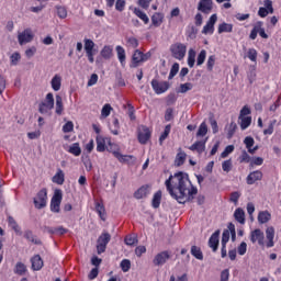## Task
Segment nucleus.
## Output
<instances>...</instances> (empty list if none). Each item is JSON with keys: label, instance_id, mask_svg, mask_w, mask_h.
<instances>
[{"label": "nucleus", "instance_id": "f257e3e1", "mask_svg": "<svg viewBox=\"0 0 281 281\" xmlns=\"http://www.w3.org/2000/svg\"><path fill=\"white\" fill-rule=\"evenodd\" d=\"M165 186L172 199H176L178 203H188L194 200V196L199 193V189L192 186L190 177L186 172H177L171 175L166 180Z\"/></svg>", "mask_w": 281, "mask_h": 281}, {"label": "nucleus", "instance_id": "f03ea898", "mask_svg": "<svg viewBox=\"0 0 281 281\" xmlns=\"http://www.w3.org/2000/svg\"><path fill=\"white\" fill-rule=\"evenodd\" d=\"M169 50L172 58H176V60H183L186 54H188V46L181 42H177L170 45Z\"/></svg>", "mask_w": 281, "mask_h": 281}, {"label": "nucleus", "instance_id": "7ed1b4c3", "mask_svg": "<svg viewBox=\"0 0 281 281\" xmlns=\"http://www.w3.org/2000/svg\"><path fill=\"white\" fill-rule=\"evenodd\" d=\"M150 56H153L150 52L144 54L142 50L136 49L132 56V64L130 65V67H132L133 69L139 67L142 63L150 60Z\"/></svg>", "mask_w": 281, "mask_h": 281}, {"label": "nucleus", "instance_id": "20e7f679", "mask_svg": "<svg viewBox=\"0 0 281 281\" xmlns=\"http://www.w3.org/2000/svg\"><path fill=\"white\" fill-rule=\"evenodd\" d=\"M83 49L86 52V56L88 61L93 65L95 63V54H98V49H95V42L89 38L83 40Z\"/></svg>", "mask_w": 281, "mask_h": 281}, {"label": "nucleus", "instance_id": "39448f33", "mask_svg": "<svg viewBox=\"0 0 281 281\" xmlns=\"http://www.w3.org/2000/svg\"><path fill=\"white\" fill-rule=\"evenodd\" d=\"M52 109H54V93L49 92L46 94L45 100L40 103L38 111L45 115V113H49Z\"/></svg>", "mask_w": 281, "mask_h": 281}, {"label": "nucleus", "instance_id": "423d86ee", "mask_svg": "<svg viewBox=\"0 0 281 281\" xmlns=\"http://www.w3.org/2000/svg\"><path fill=\"white\" fill-rule=\"evenodd\" d=\"M151 89L155 91L157 95H161V93H166V91L170 89V82L153 79Z\"/></svg>", "mask_w": 281, "mask_h": 281}, {"label": "nucleus", "instance_id": "0eeeda50", "mask_svg": "<svg viewBox=\"0 0 281 281\" xmlns=\"http://www.w3.org/2000/svg\"><path fill=\"white\" fill-rule=\"evenodd\" d=\"M60 203H63V191L56 190L50 200V212L58 214L60 212Z\"/></svg>", "mask_w": 281, "mask_h": 281}, {"label": "nucleus", "instance_id": "6e6552de", "mask_svg": "<svg viewBox=\"0 0 281 281\" xmlns=\"http://www.w3.org/2000/svg\"><path fill=\"white\" fill-rule=\"evenodd\" d=\"M34 205L37 210H43L47 205V189L38 191L34 198Z\"/></svg>", "mask_w": 281, "mask_h": 281}, {"label": "nucleus", "instance_id": "1a4fd4ad", "mask_svg": "<svg viewBox=\"0 0 281 281\" xmlns=\"http://www.w3.org/2000/svg\"><path fill=\"white\" fill-rule=\"evenodd\" d=\"M170 260V251L164 250L158 252L154 259L153 265L154 267H164Z\"/></svg>", "mask_w": 281, "mask_h": 281}, {"label": "nucleus", "instance_id": "9d476101", "mask_svg": "<svg viewBox=\"0 0 281 281\" xmlns=\"http://www.w3.org/2000/svg\"><path fill=\"white\" fill-rule=\"evenodd\" d=\"M18 41L20 45H27V43H32V41H34V33H32V29H25L23 32L19 33Z\"/></svg>", "mask_w": 281, "mask_h": 281}, {"label": "nucleus", "instance_id": "9b49d317", "mask_svg": "<svg viewBox=\"0 0 281 281\" xmlns=\"http://www.w3.org/2000/svg\"><path fill=\"white\" fill-rule=\"evenodd\" d=\"M274 238H276V228L273 226H269L266 229V241H265V245H266L267 249H271V247H276Z\"/></svg>", "mask_w": 281, "mask_h": 281}, {"label": "nucleus", "instance_id": "f8f14e48", "mask_svg": "<svg viewBox=\"0 0 281 281\" xmlns=\"http://www.w3.org/2000/svg\"><path fill=\"white\" fill-rule=\"evenodd\" d=\"M216 21H218V15H216V13L212 14L206 24L203 26L202 34H214V25H216Z\"/></svg>", "mask_w": 281, "mask_h": 281}, {"label": "nucleus", "instance_id": "ddd939ff", "mask_svg": "<svg viewBox=\"0 0 281 281\" xmlns=\"http://www.w3.org/2000/svg\"><path fill=\"white\" fill-rule=\"evenodd\" d=\"M250 240L251 243H258L260 247H266L265 245V233L260 231V228H257L251 232L250 234Z\"/></svg>", "mask_w": 281, "mask_h": 281}, {"label": "nucleus", "instance_id": "4468645a", "mask_svg": "<svg viewBox=\"0 0 281 281\" xmlns=\"http://www.w3.org/2000/svg\"><path fill=\"white\" fill-rule=\"evenodd\" d=\"M213 8H214V2L212 0H200V2L198 3V10L203 14H210Z\"/></svg>", "mask_w": 281, "mask_h": 281}, {"label": "nucleus", "instance_id": "2eb2a0df", "mask_svg": "<svg viewBox=\"0 0 281 281\" xmlns=\"http://www.w3.org/2000/svg\"><path fill=\"white\" fill-rule=\"evenodd\" d=\"M207 144V137L195 142L193 145L189 147V150H192V153H196L198 155H203L205 153V145Z\"/></svg>", "mask_w": 281, "mask_h": 281}, {"label": "nucleus", "instance_id": "dca6fc26", "mask_svg": "<svg viewBox=\"0 0 281 281\" xmlns=\"http://www.w3.org/2000/svg\"><path fill=\"white\" fill-rule=\"evenodd\" d=\"M112 155L121 162V164H131V161H135V156L133 155H122V153L117 150H111Z\"/></svg>", "mask_w": 281, "mask_h": 281}, {"label": "nucleus", "instance_id": "f3484780", "mask_svg": "<svg viewBox=\"0 0 281 281\" xmlns=\"http://www.w3.org/2000/svg\"><path fill=\"white\" fill-rule=\"evenodd\" d=\"M148 139H150V130L146 126H142L138 130V142L139 144H147Z\"/></svg>", "mask_w": 281, "mask_h": 281}, {"label": "nucleus", "instance_id": "a211bd4d", "mask_svg": "<svg viewBox=\"0 0 281 281\" xmlns=\"http://www.w3.org/2000/svg\"><path fill=\"white\" fill-rule=\"evenodd\" d=\"M256 181H262V171L260 170L252 171L246 178V183L248 186H254Z\"/></svg>", "mask_w": 281, "mask_h": 281}, {"label": "nucleus", "instance_id": "6ab92c4d", "mask_svg": "<svg viewBox=\"0 0 281 281\" xmlns=\"http://www.w3.org/2000/svg\"><path fill=\"white\" fill-rule=\"evenodd\" d=\"M220 236H221V229H217L211 235L209 239V247H211L213 251H217L218 249Z\"/></svg>", "mask_w": 281, "mask_h": 281}, {"label": "nucleus", "instance_id": "aec40b11", "mask_svg": "<svg viewBox=\"0 0 281 281\" xmlns=\"http://www.w3.org/2000/svg\"><path fill=\"white\" fill-rule=\"evenodd\" d=\"M44 232L46 234H54L55 236H63L69 232V229L63 227V226H57V227H45Z\"/></svg>", "mask_w": 281, "mask_h": 281}, {"label": "nucleus", "instance_id": "412c9836", "mask_svg": "<svg viewBox=\"0 0 281 281\" xmlns=\"http://www.w3.org/2000/svg\"><path fill=\"white\" fill-rule=\"evenodd\" d=\"M148 194H150V186L145 184L134 193V196L135 199H146Z\"/></svg>", "mask_w": 281, "mask_h": 281}, {"label": "nucleus", "instance_id": "4be33fe9", "mask_svg": "<svg viewBox=\"0 0 281 281\" xmlns=\"http://www.w3.org/2000/svg\"><path fill=\"white\" fill-rule=\"evenodd\" d=\"M106 142L111 144V139L104 138L102 136L97 137V150L98 153H104L106 150Z\"/></svg>", "mask_w": 281, "mask_h": 281}, {"label": "nucleus", "instance_id": "5701e85b", "mask_svg": "<svg viewBox=\"0 0 281 281\" xmlns=\"http://www.w3.org/2000/svg\"><path fill=\"white\" fill-rule=\"evenodd\" d=\"M31 263L33 271H41L43 269V259L41 258V255H35L31 259Z\"/></svg>", "mask_w": 281, "mask_h": 281}, {"label": "nucleus", "instance_id": "b1692460", "mask_svg": "<svg viewBox=\"0 0 281 281\" xmlns=\"http://www.w3.org/2000/svg\"><path fill=\"white\" fill-rule=\"evenodd\" d=\"M50 86L53 91H58L63 87V77L60 75H55L50 80Z\"/></svg>", "mask_w": 281, "mask_h": 281}, {"label": "nucleus", "instance_id": "393cba45", "mask_svg": "<svg viewBox=\"0 0 281 281\" xmlns=\"http://www.w3.org/2000/svg\"><path fill=\"white\" fill-rule=\"evenodd\" d=\"M116 55L119 63L124 67L126 65V50L122 46H116Z\"/></svg>", "mask_w": 281, "mask_h": 281}, {"label": "nucleus", "instance_id": "a878e982", "mask_svg": "<svg viewBox=\"0 0 281 281\" xmlns=\"http://www.w3.org/2000/svg\"><path fill=\"white\" fill-rule=\"evenodd\" d=\"M100 55L104 58V60H110L113 57V46L105 45L100 52Z\"/></svg>", "mask_w": 281, "mask_h": 281}, {"label": "nucleus", "instance_id": "bb28decb", "mask_svg": "<svg viewBox=\"0 0 281 281\" xmlns=\"http://www.w3.org/2000/svg\"><path fill=\"white\" fill-rule=\"evenodd\" d=\"M67 151L70 153V155H74L75 157H80V155H82L80 143H74L72 145L69 146Z\"/></svg>", "mask_w": 281, "mask_h": 281}, {"label": "nucleus", "instance_id": "cd10ccee", "mask_svg": "<svg viewBox=\"0 0 281 281\" xmlns=\"http://www.w3.org/2000/svg\"><path fill=\"white\" fill-rule=\"evenodd\" d=\"M63 111H65V106L63 105V97L57 94L55 101V113L57 115H63Z\"/></svg>", "mask_w": 281, "mask_h": 281}, {"label": "nucleus", "instance_id": "c85d7f7f", "mask_svg": "<svg viewBox=\"0 0 281 281\" xmlns=\"http://www.w3.org/2000/svg\"><path fill=\"white\" fill-rule=\"evenodd\" d=\"M238 121H239V126L241 131H247V128L251 126V116L238 117Z\"/></svg>", "mask_w": 281, "mask_h": 281}, {"label": "nucleus", "instance_id": "c756f323", "mask_svg": "<svg viewBox=\"0 0 281 281\" xmlns=\"http://www.w3.org/2000/svg\"><path fill=\"white\" fill-rule=\"evenodd\" d=\"M217 32H218L220 34H223V33H232V32H234V25H233V24H229V23L223 22L222 24L218 25Z\"/></svg>", "mask_w": 281, "mask_h": 281}, {"label": "nucleus", "instance_id": "7c9ffc66", "mask_svg": "<svg viewBox=\"0 0 281 281\" xmlns=\"http://www.w3.org/2000/svg\"><path fill=\"white\" fill-rule=\"evenodd\" d=\"M53 183H57V186H63V183H65V172H63V169H58L53 177Z\"/></svg>", "mask_w": 281, "mask_h": 281}, {"label": "nucleus", "instance_id": "2f4dec72", "mask_svg": "<svg viewBox=\"0 0 281 281\" xmlns=\"http://www.w3.org/2000/svg\"><path fill=\"white\" fill-rule=\"evenodd\" d=\"M134 14L137 15L138 19H140V21L145 23V25H148V23H150V19L148 18V15L140 9L135 8Z\"/></svg>", "mask_w": 281, "mask_h": 281}, {"label": "nucleus", "instance_id": "473e14b6", "mask_svg": "<svg viewBox=\"0 0 281 281\" xmlns=\"http://www.w3.org/2000/svg\"><path fill=\"white\" fill-rule=\"evenodd\" d=\"M258 221L261 225H265V223H269V221H271V213H269L268 211L259 212Z\"/></svg>", "mask_w": 281, "mask_h": 281}, {"label": "nucleus", "instance_id": "72a5a7b5", "mask_svg": "<svg viewBox=\"0 0 281 281\" xmlns=\"http://www.w3.org/2000/svg\"><path fill=\"white\" fill-rule=\"evenodd\" d=\"M8 223H9V226L15 232V234H18V236H21V234H23L21 232V226H19V224L16 223L14 217L9 216L8 217Z\"/></svg>", "mask_w": 281, "mask_h": 281}, {"label": "nucleus", "instance_id": "f704fd0d", "mask_svg": "<svg viewBox=\"0 0 281 281\" xmlns=\"http://www.w3.org/2000/svg\"><path fill=\"white\" fill-rule=\"evenodd\" d=\"M14 273H16V276H25V273H27V267L25 263L21 261L16 262Z\"/></svg>", "mask_w": 281, "mask_h": 281}, {"label": "nucleus", "instance_id": "c9c22d12", "mask_svg": "<svg viewBox=\"0 0 281 281\" xmlns=\"http://www.w3.org/2000/svg\"><path fill=\"white\" fill-rule=\"evenodd\" d=\"M234 217L237 223L245 225V211L243 209H237L234 213Z\"/></svg>", "mask_w": 281, "mask_h": 281}, {"label": "nucleus", "instance_id": "e433bc0d", "mask_svg": "<svg viewBox=\"0 0 281 281\" xmlns=\"http://www.w3.org/2000/svg\"><path fill=\"white\" fill-rule=\"evenodd\" d=\"M194 63H196V52L191 48L188 53V66L192 69V67H194Z\"/></svg>", "mask_w": 281, "mask_h": 281}, {"label": "nucleus", "instance_id": "4c0bfd02", "mask_svg": "<svg viewBox=\"0 0 281 281\" xmlns=\"http://www.w3.org/2000/svg\"><path fill=\"white\" fill-rule=\"evenodd\" d=\"M24 238H26V240H29L30 243H33L34 245H41V239H37L34 236V233H32V231H25Z\"/></svg>", "mask_w": 281, "mask_h": 281}, {"label": "nucleus", "instance_id": "58836bf2", "mask_svg": "<svg viewBox=\"0 0 281 281\" xmlns=\"http://www.w3.org/2000/svg\"><path fill=\"white\" fill-rule=\"evenodd\" d=\"M151 23L155 27H159L164 23V15L161 13H154L151 16Z\"/></svg>", "mask_w": 281, "mask_h": 281}, {"label": "nucleus", "instance_id": "ea45409f", "mask_svg": "<svg viewBox=\"0 0 281 281\" xmlns=\"http://www.w3.org/2000/svg\"><path fill=\"white\" fill-rule=\"evenodd\" d=\"M151 205L155 210L161 205V191H157L151 200Z\"/></svg>", "mask_w": 281, "mask_h": 281}, {"label": "nucleus", "instance_id": "a19ab883", "mask_svg": "<svg viewBox=\"0 0 281 281\" xmlns=\"http://www.w3.org/2000/svg\"><path fill=\"white\" fill-rule=\"evenodd\" d=\"M188 157V155H186L184 151H179L176 156L175 159V165L176 166H183V164H186V158Z\"/></svg>", "mask_w": 281, "mask_h": 281}, {"label": "nucleus", "instance_id": "79ce46f5", "mask_svg": "<svg viewBox=\"0 0 281 281\" xmlns=\"http://www.w3.org/2000/svg\"><path fill=\"white\" fill-rule=\"evenodd\" d=\"M97 243H99V245H105V246H108L109 243H111V234H109V233H102L101 236H99Z\"/></svg>", "mask_w": 281, "mask_h": 281}, {"label": "nucleus", "instance_id": "37998d69", "mask_svg": "<svg viewBox=\"0 0 281 281\" xmlns=\"http://www.w3.org/2000/svg\"><path fill=\"white\" fill-rule=\"evenodd\" d=\"M95 211H97V213L99 214L101 221H106V212H105V210H104V205H103V204H101L100 202H98V203L95 204Z\"/></svg>", "mask_w": 281, "mask_h": 281}, {"label": "nucleus", "instance_id": "c03bdc74", "mask_svg": "<svg viewBox=\"0 0 281 281\" xmlns=\"http://www.w3.org/2000/svg\"><path fill=\"white\" fill-rule=\"evenodd\" d=\"M207 135V123L202 122L198 128L196 137H205Z\"/></svg>", "mask_w": 281, "mask_h": 281}, {"label": "nucleus", "instance_id": "a18cd8bd", "mask_svg": "<svg viewBox=\"0 0 281 281\" xmlns=\"http://www.w3.org/2000/svg\"><path fill=\"white\" fill-rule=\"evenodd\" d=\"M191 255L196 258V260H203V251H201L199 246L191 247Z\"/></svg>", "mask_w": 281, "mask_h": 281}, {"label": "nucleus", "instance_id": "49530a36", "mask_svg": "<svg viewBox=\"0 0 281 281\" xmlns=\"http://www.w3.org/2000/svg\"><path fill=\"white\" fill-rule=\"evenodd\" d=\"M215 65H216V55H210L206 61L207 71H214Z\"/></svg>", "mask_w": 281, "mask_h": 281}, {"label": "nucleus", "instance_id": "de8ad7c7", "mask_svg": "<svg viewBox=\"0 0 281 281\" xmlns=\"http://www.w3.org/2000/svg\"><path fill=\"white\" fill-rule=\"evenodd\" d=\"M205 58H207V50L202 49L196 57L198 67H201V65H203V63H205Z\"/></svg>", "mask_w": 281, "mask_h": 281}, {"label": "nucleus", "instance_id": "09e8293b", "mask_svg": "<svg viewBox=\"0 0 281 281\" xmlns=\"http://www.w3.org/2000/svg\"><path fill=\"white\" fill-rule=\"evenodd\" d=\"M110 131L112 135H120V121L114 119L112 125H110Z\"/></svg>", "mask_w": 281, "mask_h": 281}, {"label": "nucleus", "instance_id": "8fccbe9b", "mask_svg": "<svg viewBox=\"0 0 281 281\" xmlns=\"http://www.w3.org/2000/svg\"><path fill=\"white\" fill-rule=\"evenodd\" d=\"M193 87L191 82L181 83L178 93H188V91H192Z\"/></svg>", "mask_w": 281, "mask_h": 281}, {"label": "nucleus", "instance_id": "3c124183", "mask_svg": "<svg viewBox=\"0 0 281 281\" xmlns=\"http://www.w3.org/2000/svg\"><path fill=\"white\" fill-rule=\"evenodd\" d=\"M247 58H249L251 63H256V60H258V50H256V48H249L247 52Z\"/></svg>", "mask_w": 281, "mask_h": 281}, {"label": "nucleus", "instance_id": "603ef678", "mask_svg": "<svg viewBox=\"0 0 281 281\" xmlns=\"http://www.w3.org/2000/svg\"><path fill=\"white\" fill-rule=\"evenodd\" d=\"M137 236L135 235H127L125 237V245H127L128 247H133V245H137Z\"/></svg>", "mask_w": 281, "mask_h": 281}, {"label": "nucleus", "instance_id": "864d4df0", "mask_svg": "<svg viewBox=\"0 0 281 281\" xmlns=\"http://www.w3.org/2000/svg\"><path fill=\"white\" fill-rule=\"evenodd\" d=\"M120 267L123 273H127V271H131V260L123 259L120 263Z\"/></svg>", "mask_w": 281, "mask_h": 281}, {"label": "nucleus", "instance_id": "5fc2aeb1", "mask_svg": "<svg viewBox=\"0 0 281 281\" xmlns=\"http://www.w3.org/2000/svg\"><path fill=\"white\" fill-rule=\"evenodd\" d=\"M111 111H113L111 104H104L101 110V117H109L111 115Z\"/></svg>", "mask_w": 281, "mask_h": 281}, {"label": "nucleus", "instance_id": "6e6d98bb", "mask_svg": "<svg viewBox=\"0 0 281 281\" xmlns=\"http://www.w3.org/2000/svg\"><path fill=\"white\" fill-rule=\"evenodd\" d=\"M170 131H171V126L170 125H166L165 131L162 132V134L159 137V143L160 144H164V142L170 135Z\"/></svg>", "mask_w": 281, "mask_h": 281}, {"label": "nucleus", "instance_id": "4d7b16f0", "mask_svg": "<svg viewBox=\"0 0 281 281\" xmlns=\"http://www.w3.org/2000/svg\"><path fill=\"white\" fill-rule=\"evenodd\" d=\"M277 122V120L270 121L268 128L263 130V135H273V128Z\"/></svg>", "mask_w": 281, "mask_h": 281}, {"label": "nucleus", "instance_id": "13d9d810", "mask_svg": "<svg viewBox=\"0 0 281 281\" xmlns=\"http://www.w3.org/2000/svg\"><path fill=\"white\" fill-rule=\"evenodd\" d=\"M239 161L240 164H249L251 162V156H249V154L244 150L239 157Z\"/></svg>", "mask_w": 281, "mask_h": 281}, {"label": "nucleus", "instance_id": "bf43d9fd", "mask_svg": "<svg viewBox=\"0 0 281 281\" xmlns=\"http://www.w3.org/2000/svg\"><path fill=\"white\" fill-rule=\"evenodd\" d=\"M177 74H179V64L175 63L170 69L168 79L172 80Z\"/></svg>", "mask_w": 281, "mask_h": 281}, {"label": "nucleus", "instance_id": "052dcab7", "mask_svg": "<svg viewBox=\"0 0 281 281\" xmlns=\"http://www.w3.org/2000/svg\"><path fill=\"white\" fill-rule=\"evenodd\" d=\"M234 153V145H228L225 147L224 151L221 154L222 159H225L227 156Z\"/></svg>", "mask_w": 281, "mask_h": 281}, {"label": "nucleus", "instance_id": "680f3d73", "mask_svg": "<svg viewBox=\"0 0 281 281\" xmlns=\"http://www.w3.org/2000/svg\"><path fill=\"white\" fill-rule=\"evenodd\" d=\"M222 170L224 172H231L232 171V159L224 160L222 162Z\"/></svg>", "mask_w": 281, "mask_h": 281}, {"label": "nucleus", "instance_id": "e2e57ef3", "mask_svg": "<svg viewBox=\"0 0 281 281\" xmlns=\"http://www.w3.org/2000/svg\"><path fill=\"white\" fill-rule=\"evenodd\" d=\"M127 45H128V47L136 49V47H139V41H137V38H135V37H128Z\"/></svg>", "mask_w": 281, "mask_h": 281}, {"label": "nucleus", "instance_id": "0e129e2a", "mask_svg": "<svg viewBox=\"0 0 281 281\" xmlns=\"http://www.w3.org/2000/svg\"><path fill=\"white\" fill-rule=\"evenodd\" d=\"M244 144H245L247 150H249V149L254 146V144H256V140H254V137L247 136V137L244 139Z\"/></svg>", "mask_w": 281, "mask_h": 281}, {"label": "nucleus", "instance_id": "69168bd1", "mask_svg": "<svg viewBox=\"0 0 281 281\" xmlns=\"http://www.w3.org/2000/svg\"><path fill=\"white\" fill-rule=\"evenodd\" d=\"M247 78L250 85H254V82H256V68H251L249 70V72L247 74Z\"/></svg>", "mask_w": 281, "mask_h": 281}, {"label": "nucleus", "instance_id": "338daca9", "mask_svg": "<svg viewBox=\"0 0 281 281\" xmlns=\"http://www.w3.org/2000/svg\"><path fill=\"white\" fill-rule=\"evenodd\" d=\"M57 16L59 19H67V9L65 7H57Z\"/></svg>", "mask_w": 281, "mask_h": 281}, {"label": "nucleus", "instance_id": "774afa93", "mask_svg": "<svg viewBox=\"0 0 281 281\" xmlns=\"http://www.w3.org/2000/svg\"><path fill=\"white\" fill-rule=\"evenodd\" d=\"M74 131V122L68 121L64 126H63V132L64 133H71Z\"/></svg>", "mask_w": 281, "mask_h": 281}]
</instances>
